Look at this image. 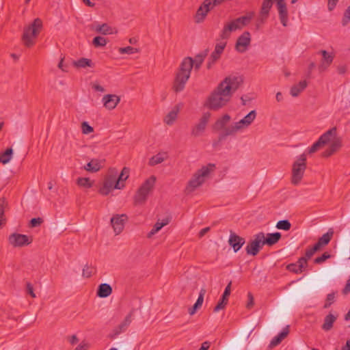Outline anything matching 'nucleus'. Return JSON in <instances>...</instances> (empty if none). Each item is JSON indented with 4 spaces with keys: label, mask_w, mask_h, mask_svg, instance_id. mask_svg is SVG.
<instances>
[{
    "label": "nucleus",
    "mask_w": 350,
    "mask_h": 350,
    "mask_svg": "<svg viewBox=\"0 0 350 350\" xmlns=\"http://www.w3.org/2000/svg\"><path fill=\"white\" fill-rule=\"evenodd\" d=\"M230 116L228 114L224 115L219 118L213 124V128L215 131H219L226 127L227 124L230 121Z\"/></svg>",
    "instance_id": "nucleus-31"
},
{
    "label": "nucleus",
    "mask_w": 350,
    "mask_h": 350,
    "mask_svg": "<svg viewBox=\"0 0 350 350\" xmlns=\"http://www.w3.org/2000/svg\"><path fill=\"white\" fill-rule=\"evenodd\" d=\"M342 350H350V340H348L345 346L342 347Z\"/></svg>",
    "instance_id": "nucleus-64"
},
{
    "label": "nucleus",
    "mask_w": 350,
    "mask_h": 350,
    "mask_svg": "<svg viewBox=\"0 0 350 350\" xmlns=\"http://www.w3.org/2000/svg\"><path fill=\"white\" fill-rule=\"evenodd\" d=\"M206 292V291L204 288H201L196 302L194 304L192 308L189 309V313L190 315H193L196 311L201 308Z\"/></svg>",
    "instance_id": "nucleus-28"
},
{
    "label": "nucleus",
    "mask_w": 350,
    "mask_h": 350,
    "mask_svg": "<svg viewBox=\"0 0 350 350\" xmlns=\"http://www.w3.org/2000/svg\"><path fill=\"white\" fill-rule=\"evenodd\" d=\"M209 347L210 342L208 341H205L202 344L201 347L198 350H208Z\"/></svg>",
    "instance_id": "nucleus-59"
},
{
    "label": "nucleus",
    "mask_w": 350,
    "mask_h": 350,
    "mask_svg": "<svg viewBox=\"0 0 350 350\" xmlns=\"http://www.w3.org/2000/svg\"><path fill=\"white\" fill-rule=\"evenodd\" d=\"M277 8L280 22L284 27H286L287 25L288 15L286 4L284 2V0L277 1Z\"/></svg>",
    "instance_id": "nucleus-19"
},
{
    "label": "nucleus",
    "mask_w": 350,
    "mask_h": 350,
    "mask_svg": "<svg viewBox=\"0 0 350 350\" xmlns=\"http://www.w3.org/2000/svg\"><path fill=\"white\" fill-rule=\"evenodd\" d=\"M338 317L337 314L329 313L324 318L323 323L321 325V328L325 332L331 330L333 327L334 323L336 321Z\"/></svg>",
    "instance_id": "nucleus-25"
},
{
    "label": "nucleus",
    "mask_w": 350,
    "mask_h": 350,
    "mask_svg": "<svg viewBox=\"0 0 350 350\" xmlns=\"http://www.w3.org/2000/svg\"><path fill=\"white\" fill-rule=\"evenodd\" d=\"M95 31L97 33H101L103 35H109L118 33L116 28L112 27L107 23L96 25L95 27Z\"/></svg>",
    "instance_id": "nucleus-27"
},
{
    "label": "nucleus",
    "mask_w": 350,
    "mask_h": 350,
    "mask_svg": "<svg viewBox=\"0 0 350 350\" xmlns=\"http://www.w3.org/2000/svg\"><path fill=\"white\" fill-rule=\"evenodd\" d=\"M6 204L5 199L4 198H0V228L5 224V211L4 206Z\"/></svg>",
    "instance_id": "nucleus-42"
},
{
    "label": "nucleus",
    "mask_w": 350,
    "mask_h": 350,
    "mask_svg": "<svg viewBox=\"0 0 350 350\" xmlns=\"http://www.w3.org/2000/svg\"><path fill=\"white\" fill-rule=\"evenodd\" d=\"M158 232H159V230H157L156 228H154L153 226L152 229L148 232L147 237L148 238H150V237H152V236H153L154 234H155Z\"/></svg>",
    "instance_id": "nucleus-62"
},
{
    "label": "nucleus",
    "mask_w": 350,
    "mask_h": 350,
    "mask_svg": "<svg viewBox=\"0 0 350 350\" xmlns=\"http://www.w3.org/2000/svg\"><path fill=\"white\" fill-rule=\"evenodd\" d=\"M77 184L79 187L84 188H90L92 187L93 183L90 181L89 178L80 177L77 180Z\"/></svg>",
    "instance_id": "nucleus-41"
},
{
    "label": "nucleus",
    "mask_w": 350,
    "mask_h": 350,
    "mask_svg": "<svg viewBox=\"0 0 350 350\" xmlns=\"http://www.w3.org/2000/svg\"><path fill=\"white\" fill-rule=\"evenodd\" d=\"M128 217L126 215H116L111 219V224L116 234H119L124 229L125 221Z\"/></svg>",
    "instance_id": "nucleus-15"
},
{
    "label": "nucleus",
    "mask_w": 350,
    "mask_h": 350,
    "mask_svg": "<svg viewBox=\"0 0 350 350\" xmlns=\"http://www.w3.org/2000/svg\"><path fill=\"white\" fill-rule=\"evenodd\" d=\"M96 268L92 265H85L82 271V276L89 278L96 273Z\"/></svg>",
    "instance_id": "nucleus-38"
},
{
    "label": "nucleus",
    "mask_w": 350,
    "mask_h": 350,
    "mask_svg": "<svg viewBox=\"0 0 350 350\" xmlns=\"http://www.w3.org/2000/svg\"><path fill=\"white\" fill-rule=\"evenodd\" d=\"M206 2L211 6V9L214 7L220 5L225 0H205Z\"/></svg>",
    "instance_id": "nucleus-52"
},
{
    "label": "nucleus",
    "mask_w": 350,
    "mask_h": 350,
    "mask_svg": "<svg viewBox=\"0 0 350 350\" xmlns=\"http://www.w3.org/2000/svg\"><path fill=\"white\" fill-rule=\"evenodd\" d=\"M338 0H328V10L329 11H332L334 9L335 6L336 5Z\"/></svg>",
    "instance_id": "nucleus-57"
},
{
    "label": "nucleus",
    "mask_w": 350,
    "mask_h": 350,
    "mask_svg": "<svg viewBox=\"0 0 350 350\" xmlns=\"http://www.w3.org/2000/svg\"><path fill=\"white\" fill-rule=\"evenodd\" d=\"M324 247L319 242L310 249H308V259L313 256L317 252L321 250Z\"/></svg>",
    "instance_id": "nucleus-46"
},
{
    "label": "nucleus",
    "mask_w": 350,
    "mask_h": 350,
    "mask_svg": "<svg viewBox=\"0 0 350 350\" xmlns=\"http://www.w3.org/2000/svg\"><path fill=\"white\" fill-rule=\"evenodd\" d=\"M81 129L82 133L83 134H89L94 131V129L92 126L89 125V124L87 122H83L81 124Z\"/></svg>",
    "instance_id": "nucleus-49"
},
{
    "label": "nucleus",
    "mask_w": 350,
    "mask_h": 350,
    "mask_svg": "<svg viewBox=\"0 0 350 350\" xmlns=\"http://www.w3.org/2000/svg\"><path fill=\"white\" fill-rule=\"evenodd\" d=\"M262 237L263 232H262L254 236V240L250 241L245 247L247 254L255 256L258 254L259 251L264 245L262 241Z\"/></svg>",
    "instance_id": "nucleus-10"
},
{
    "label": "nucleus",
    "mask_w": 350,
    "mask_h": 350,
    "mask_svg": "<svg viewBox=\"0 0 350 350\" xmlns=\"http://www.w3.org/2000/svg\"><path fill=\"white\" fill-rule=\"evenodd\" d=\"M224 131L219 134V140L222 141L224 140L229 135H234L237 132L241 131V128L238 125V124L234 122L230 126L225 127Z\"/></svg>",
    "instance_id": "nucleus-23"
},
{
    "label": "nucleus",
    "mask_w": 350,
    "mask_h": 350,
    "mask_svg": "<svg viewBox=\"0 0 350 350\" xmlns=\"http://www.w3.org/2000/svg\"><path fill=\"white\" fill-rule=\"evenodd\" d=\"M164 156V153H159L156 155L152 156L149 160L148 165L150 166H154L157 164L161 163L165 160Z\"/></svg>",
    "instance_id": "nucleus-37"
},
{
    "label": "nucleus",
    "mask_w": 350,
    "mask_h": 350,
    "mask_svg": "<svg viewBox=\"0 0 350 350\" xmlns=\"http://www.w3.org/2000/svg\"><path fill=\"white\" fill-rule=\"evenodd\" d=\"M320 53H321L323 58L319 65V70L322 72L325 70L332 63L334 55L332 53H327L325 50L321 51Z\"/></svg>",
    "instance_id": "nucleus-24"
},
{
    "label": "nucleus",
    "mask_w": 350,
    "mask_h": 350,
    "mask_svg": "<svg viewBox=\"0 0 350 350\" xmlns=\"http://www.w3.org/2000/svg\"><path fill=\"white\" fill-rule=\"evenodd\" d=\"M342 293L345 295H347L350 293V278L348 279L347 284L342 290Z\"/></svg>",
    "instance_id": "nucleus-58"
},
{
    "label": "nucleus",
    "mask_w": 350,
    "mask_h": 350,
    "mask_svg": "<svg viewBox=\"0 0 350 350\" xmlns=\"http://www.w3.org/2000/svg\"><path fill=\"white\" fill-rule=\"evenodd\" d=\"M281 238V234L280 232L268 233L267 237H265L263 233L262 244L272 246L277 243Z\"/></svg>",
    "instance_id": "nucleus-26"
},
{
    "label": "nucleus",
    "mask_w": 350,
    "mask_h": 350,
    "mask_svg": "<svg viewBox=\"0 0 350 350\" xmlns=\"http://www.w3.org/2000/svg\"><path fill=\"white\" fill-rule=\"evenodd\" d=\"M241 79L235 76L226 77L211 94L204 103V107L217 111L230 100L232 94L239 88Z\"/></svg>",
    "instance_id": "nucleus-1"
},
{
    "label": "nucleus",
    "mask_w": 350,
    "mask_h": 350,
    "mask_svg": "<svg viewBox=\"0 0 350 350\" xmlns=\"http://www.w3.org/2000/svg\"><path fill=\"white\" fill-rule=\"evenodd\" d=\"M27 292L28 294L31 295V297L34 298L36 297V294L33 292V286L30 282L27 283Z\"/></svg>",
    "instance_id": "nucleus-55"
},
{
    "label": "nucleus",
    "mask_w": 350,
    "mask_h": 350,
    "mask_svg": "<svg viewBox=\"0 0 350 350\" xmlns=\"http://www.w3.org/2000/svg\"><path fill=\"white\" fill-rule=\"evenodd\" d=\"M211 116V114L210 112H205L202 114L199 122L191 128V136L198 137L202 135L206 129Z\"/></svg>",
    "instance_id": "nucleus-9"
},
{
    "label": "nucleus",
    "mask_w": 350,
    "mask_h": 350,
    "mask_svg": "<svg viewBox=\"0 0 350 350\" xmlns=\"http://www.w3.org/2000/svg\"><path fill=\"white\" fill-rule=\"evenodd\" d=\"M231 285H232V282L230 281L228 283V284L226 286V287L224 290V292L221 297L219 300L217 304L213 308L214 312H217L219 310H223L227 305L228 301V297L230 296V292H231Z\"/></svg>",
    "instance_id": "nucleus-16"
},
{
    "label": "nucleus",
    "mask_w": 350,
    "mask_h": 350,
    "mask_svg": "<svg viewBox=\"0 0 350 350\" xmlns=\"http://www.w3.org/2000/svg\"><path fill=\"white\" fill-rule=\"evenodd\" d=\"M331 256H332L330 255V254L328 252H325L322 255H321L320 256H318V257L315 258L313 260V262L314 264L321 265L323 262H325V261L326 260L330 258Z\"/></svg>",
    "instance_id": "nucleus-43"
},
{
    "label": "nucleus",
    "mask_w": 350,
    "mask_h": 350,
    "mask_svg": "<svg viewBox=\"0 0 350 350\" xmlns=\"http://www.w3.org/2000/svg\"><path fill=\"white\" fill-rule=\"evenodd\" d=\"M282 339L278 336V335L275 336L271 341L269 344V347L273 348L278 345H279L282 342Z\"/></svg>",
    "instance_id": "nucleus-53"
},
{
    "label": "nucleus",
    "mask_w": 350,
    "mask_h": 350,
    "mask_svg": "<svg viewBox=\"0 0 350 350\" xmlns=\"http://www.w3.org/2000/svg\"><path fill=\"white\" fill-rule=\"evenodd\" d=\"M42 28V21L39 18L34 19L32 23L24 28L22 40L24 45L31 47L35 44V39Z\"/></svg>",
    "instance_id": "nucleus-5"
},
{
    "label": "nucleus",
    "mask_w": 350,
    "mask_h": 350,
    "mask_svg": "<svg viewBox=\"0 0 350 350\" xmlns=\"http://www.w3.org/2000/svg\"><path fill=\"white\" fill-rule=\"evenodd\" d=\"M215 168V164L209 163L206 166H202L198 170L189 181L186 189L189 191H194L198 187L200 186L208 176L211 172Z\"/></svg>",
    "instance_id": "nucleus-6"
},
{
    "label": "nucleus",
    "mask_w": 350,
    "mask_h": 350,
    "mask_svg": "<svg viewBox=\"0 0 350 350\" xmlns=\"http://www.w3.org/2000/svg\"><path fill=\"white\" fill-rule=\"evenodd\" d=\"M306 155L304 152L293 164L292 169L291 183L294 185L299 183L302 179L305 169L306 167Z\"/></svg>",
    "instance_id": "nucleus-8"
},
{
    "label": "nucleus",
    "mask_w": 350,
    "mask_h": 350,
    "mask_svg": "<svg viewBox=\"0 0 350 350\" xmlns=\"http://www.w3.org/2000/svg\"><path fill=\"white\" fill-rule=\"evenodd\" d=\"M289 333V329H288V326H286L285 328L283 329V330L279 333L278 335V336L282 339H284L287 335Z\"/></svg>",
    "instance_id": "nucleus-56"
},
{
    "label": "nucleus",
    "mask_w": 350,
    "mask_h": 350,
    "mask_svg": "<svg viewBox=\"0 0 350 350\" xmlns=\"http://www.w3.org/2000/svg\"><path fill=\"white\" fill-rule=\"evenodd\" d=\"M217 61H213V59L211 58V56H210L208 61L206 64V67L208 69H210L212 66Z\"/></svg>",
    "instance_id": "nucleus-63"
},
{
    "label": "nucleus",
    "mask_w": 350,
    "mask_h": 350,
    "mask_svg": "<svg viewBox=\"0 0 350 350\" xmlns=\"http://www.w3.org/2000/svg\"><path fill=\"white\" fill-rule=\"evenodd\" d=\"M226 46V42H220L219 43L216 44L215 50L211 55L213 61H217L220 58V55L223 53Z\"/></svg>",
    "instance_id": "nucleus-33"
},
{
    "label": "nucleus",
    "mask_w": 350,
    "mask_h": 350,
    "mask_svg": "<svg viewBox=\"0 0 350 350\" xmlns=\"http://www.w3.org/2000/svg\"><path fill=\"white\" fill-rule=\"evenodd\" d=\"M118 51L121 54H133L139 52L138 49L132 46L122 47L120 48Z\"/></svg>",
    "instance_id": "nucleus-47"
},
{
    "label": "nucleus",
    "mask_w": 350,
    "mask_h": 350,
    "mask_svg": "<svg viewBox=\"0 0 350 350\" xmlns=\"http://www.w3.org/2000/svg\"><path fill=\"white\" fill-rule=\"evenodd\" d=\"M13 150L12 148H7L5 152L0 154V163L6 164L12 159Z\"/></svg>",
    "instance_id": "nucleus-36"
},
{
    "label": "nucleus",
    "mask_w": 350,
    "mask_h": 350,
    "mask_svg": "<svg viewBox=\"0 0 350 350\" xmlns=\"http://www.w3.org/2000/svg\"><path fill=\"white\" fill-rule=\"evenodd\" d=\"M129 169L124 167L118 177L116 176V184L115 185V188L120 189L124 187V185L122 183L123 181L126 180L129 177Z\"/></svg>",
    "instance_id": "nucleus-29"
},
{
    "label": "nucleus",
    "mask_w": 350,
    "mask_h": 350,
    "mask_svg": "<svg viewBox=\"0 0 350 350\" xmlns=\"http://www.w3.org/2000/svg\"><path fill=\"white\" fill-rule=\"evenodd\" d=\"M177 110H172L171 111H170L164 118L165 123H166L167 125L173 124L174 122L177 118Z\"/></svg>",
    "instance_id": "nucleus-39"
},
{
    "label": "nucleus",
    "mask_w": 350,
    "mask_h": 350,
    "mask_svg": "<svg viewBox=\"0 0 350 350\" xmlns=\"http://www.w3.org/2000/svg\"><path fill=\"white\" fill-rule=\"evenodd\" d=\"M257 113L256 110L251 111L243 118L237 122L241 131L248 128L256 118Z\"/></svg>",
    "instance_id": "nucleus-21"
},
{
    "label": "nucleus",
    "mask_w": 350,
    "mask_h": 350,
    "mask_svg": "<svg viewBox=\"0 0 350 350\" xmlns=\"http://www.w3.org/2000/svg\"><path fill=\"white\" fill-rule=\"evenodd\" d=\"M120 101V97L116 94H107L103 98L104 106L110 110L115 109Z\"/></svg>",
    "instance_id": "nucleus-22"
},
{
    "label": "nucleus",
    "mask_w": 350,
    "mask_h": 350,
    "mask_svg": "<svg viewBox=\"0 0 350 350\" xmlns=\"http://www.w3.org/2000/svg\"><path fill=\"white\" fill-rule=\"evenodd\" d=\"M208 49H206L200 52L195 56L194 59L187 57L183 59L173 83L172 89L175 92H180L184 90L185 84L190 77L192 68H194V70L197 71L200 69L208 55Z\"/></svg>",
    "instance_id": "nucleus-2"
},
{
    "label": "nucleus",
    "mask_w": 350,
    "mask_h": 350,
    "mask_svg": "<svg viewBox=\"0 0 350 350\" xmlns=\"http://www.w3.org/2000/svg\"><path fill=\"white\" fill-rule=\"evenodd\" d=\"M155 183L156 177L154 176H151L145 180L134 196L135 204H142L145 203L149 193L152 191Z\"/></svg>",
    "instance_id": "nucleus-7"
},
{
    "label": "nucleus",
    "mask_w": 350,
    "mask_h": 350,
    "mask_svg": "<svg viewBox=\"0 0 350 350\" xmlns=\"http://www.w3.org/2000/svg\"><path fill=\"white\" fill-rule=\"evenodd\" d=\"M245 243V240L244 238L237 235L234 232L230 231L228 243L233 248L234 252H237Z\"/></svg>",
    "instance_id": "nucleus-17"
},
{
    "label": "nucleus",
    "mask_w": 350,
    "mask_h": 350,
    "mask_svg": "<svg viewBox=\"0 0 350 350\" xmlns=\"http://www.w3.org/2000/svg\"><path fill=\"white\" fill-rule=\"evenodd\" d=\"M9 242L14 247H23L29 245L32 239L25 234L13 233L9 236Z\"/></svg>",
    "instance_id": "nucleus-12"
},
{
    "label": "nucleus",
    "mask_w": 350,
    "mask_h": 350,
    "mask_svg": "<svg viewBox=\"0 0 350 350\" xmlns=\"http://www.w3.org/2000/svg\"><path fill=\"white\" fill-rule=\"evenodd\" d=\"M100 168L101 164L100 161L98 159H92L83 167V169L85 170L92 173H94L99 171Z\"/></svg>",
    "instance_id": "nucleus-32"
},
{
    "label": "nucleus",
    "mask_w": 350,
    "mask_h": 350,
    "mask_svg": "<svg viewBox=\"0 0 350 350\" xmlns=\"http://www.w3.org/2000/svg\"><path fill=\"white\" fill-rule=\"evenodd\" d=\"M170 221V219L166 217L162 220V221H159L158 220L156 224L154 225V227L156 228L159 231L165 226L167 225Z\"/></svg>",
    "instance_id": "nucleus-48"
},
{
    "label": "nucleus",
    "mask_w": 350,
    "mask_h": 350,
    "mask_svg": "<svg viewBox=\"0 0 350 350\" xmlns=\"http://www.w3.org/2000/svg\"><path fill=\"white\" fill-rule=\"evenodd\" d=\"M291 227V224L287 219L280 220L276 224V228L280 230H288Z\"/></svg>",
    "instance_id": "nucleus-45"
},
{
    "label": "nucleus",
    "mask_w": 350,
    "mask_h": 350,
    "mask_svg": "<svg viewBox=\"0 0 350 350\" xmlns=\"http://www.w3.org/2000/svg\"><path fill=\"white\" fill-rule=\"evenodd\" d=\"M209 230H210L209 227L202 228L199 232V237L201 238V237H204Z\"/></svg>",
    "instance_id": "nucleus-60"
},
{
    "label": "nucleus",
    "mask_w": 350,
    "mask_h": 350,
    "mask_svg": "<svg viewBox=\"0 0 350 350\" xmlns=\"http://www.w3.org/2000/svg\"><path fill=\"white\" fill-rule=\"evenodd\" d=\"M107 43V40L102 36H96L92 40V44L95 47L105 46Z\"/></svg>",
    "instance_id": "nucleus-44"
},
{
    "label": "nucleus",
    "mask_w": 350,
    "mask_h": 350,
    "mask_svg": "<svg viewBox=\"0 0 350 350\" xmlns=\"http://www.w3.org/2000/svg\"><path fill=\"white\" fill-rule=\"evenodd\" d=\"M336 129L332 128L322 135L318 141L313 144L308 152L314 153L327 144H329V148L323 153L324 157H328L334 154L340 146V143L336 138Z\"/></svg>",
    "instance_id": "nucleus-3"
},
{
    "label": "nucleus",
    "mask_w": 350,
    "mask_h": 350,
    "mask_svg": "<svg viewBox=\"0 0 350 350\" xmlns=\"http://www.w3.org/2000/svg\"><path fill=\"white\" fill-rule=\"evenodd\" d=\"M73 65L77 68L94 67V64L91 59L87 58H80L77 61L73 62Z\"/></svg>",
    "instance_id": "nucleus-35"
},
{
    "label": "nucleus",
    "mask_w": 350,
    "mask_h": 350,
    "mask_svg": "<svg viewBox=\"0 0 350 350\" xmlns=\"http://www.w3.org/2000/svg\"><path fill=\"white\" fill-rule=\"evenodd\" d=\"M305 265H306V253L297 262L288 265L286 269L295 273H301L305 270Z\"/></svg>",
    "instance_id": "nucleus-18"
},
{
    "label": "nucleus",
    "mask_w": 350,
    "mask_h": 350,
    "mask_svg": "<svg viewBox=\"0 0 350 350\" xmlns=\"http://www.w3.org/2000/svg\"><path fill=\"white\" fill-rule=\"evenodd\" d=\"M247 298H248V301H247L246 307L248 309H250V308H252L254 304V297L251 293H248Z\"/></svg>",
    "instance_id": "nucleus-54"
},
{
    "label": "nucleus",
    "mask_w": 350,
    "mask_h": 350,
    "mask_svg": "<svg viewBox=\"0 0 350 350\" xmlns=\"http://www.w3.org/2000/svg\"><path fill=\"white\" fill-rule=\"evenodd\" d=\"M306 87V79H304L299 84L293 86L291 89V94L292 96H297L299 93Z\"/></svg>",
    "instance_id": "nucleus-34"
},
{
    "label": "nucleus",
    "mask_w": 350,
    "mask_h": 350,
    "mask_svg": "<svg viewBox=\"0 0 350 350\" xmlns=\"http://www.w3.org/2000/svg\"><path fill=\"white\" fill-rule=\"evenodd\" d=\"M43 222V219L40 217L32 218L29 221V227L35 228L39 226Z\"/></svg>",
    "instance_id": "nucleus-51"
},
{
    "label": "nucleus",
    "mask_w": 350,
    "mask_h": 350,
    "mask_svg": "<svg viewBox=\"0 0 350 350\" xmlns=\"http://www.w3.org/2000/svg\"><path fill=\"white\" fill-rule=\"evenodd\" d=\"M116 184V174H109L104 180L103 185L99 189V193L103 196H107Z\"/></svg>",
    "instance_id": "nucleus-14"
},
{
    "label": "nucleus",
    "mask_w": 350,
    "mask_h": 350,
    "mask_svg": "<svg viewBox=\"0 0 350 350\" xmlns=\"http://www.w3.org/2000/svg\"><path fill=\"white\" fill-rule=\"evenodd\" d=\"M335 301V293H332L327 295L324 308L329 307Z\"/></svg>",
    "instance_id": "nucleus-50"
},
{
    "label": "nucleus",
    "mask_w": 350,
    "mask_h": 350,
    "mask_svg": "<svg viewBox=\"0 0 350 350\" xmlns=\"http://www.w3.org/2000/svg\"><path fill=\"white\" fill-rule=\"evenodd\" d=\"M333 233L334 232L332 230H329L327 233L324 234L319 239V242L323 246L325 247V245H327L331 239H332V237L333 235Z\"/></svg>",
    "instance_id": "nucleus-40"
},
{
    "label": "nucleus",
    "mask_w": 350,
    "mask_h": 350,
    "mask_svg": "<svg viewBox=\"0 0 350 350\" xmlns=\"http://www.w3.org/2000/svg\"><path fill=\"white\" fill-rule=\"evenodd\" d=\"M96 293L99 297H107L112 293V288L108 284H101L98 286Z\"/></svg>",
    "instance_id": "nucleus-30"
},
{
    "label": "nucleus",
    "mask_w": 350,
    "mask_h": 350,
    "mask_svg": "<svg viewBox=\"0 0 350 350\" xmlns=\"http://www.w3.org/2000/svg\"><path fill=\"white\" fill-rule=\"evenodd\" d=\"M211 10V6L204 0L202 4L198 9L195 15V21L197 23H200L204 21L208 12Z\"/></svg>",
    "instance_id": "nucleus-20"
},
{
    "label": "nucleus",
    "mask_w": 350,
    "mask_h": 350,
    "mask_svg": "<svg viewBox=\"0 0 350 350\" xmlns=\"http://www.w3.org/2000/svg\"><path fill=\"white\" fill-rule=\"evenodd\" d=\"M251 35L249 31H244L237 40L235 49L239 53H244L250 45Z\"/></svg>",
    "instance_id": "nucleus-13"
},
{
    "label": "nucleus",
    "mask_w": 350,
    "mask_h": 350,
    "mask_svg": "<svg viewBox=\"0 0 350 350\" xmlns=\"http://www.w3.org/2000/svg\"><path fill=\"white\" fill-rule=\"evenodd\" d=\"M78 341H79V340H78L77 337L75 335H72L69 338V342L72 345L77 344L78 342Z\"/></svg>",
    "instance_id": "nucleus-61"
},
{
    "label": "nucleus",
    "mask_w": 350,
    "mask_h": 350,
    "mask_svg": "<svg viewBox=\"0 0 350 350\" xmlns=\"http://www.w3.org/2000/svg\"><path fill=\"white\" fill-rule=\"evenodd\" d=\"M254 14L250 13L246 16H243L232 20L228 23L224 25L223 29L221 30L219 37L221 40H227L230 37V34L232 31L237 29H241L243 27L246 26L252 20Z\"/></svg>",
    "instance_id": "nucleus-4"
},
{
    "label": "nucleus",
    "mask_w": 350,
    "mask_h": 350,
    "mask_svg": "<svg viewBox=\"0 0 350 350\" xmlns=\"http://www.w3.org/2000/svg\"><path fill=\"white\" fill-rule=\"evenodd\" d=\"M134 314V310H131L129 313L125 317L124 319L113 330L110 334L111 338H115L117 336L121 333L125 332L133 321V317Z\"/></svg>",
    "instance_id": "nucleus-11"
}]
</instances>
